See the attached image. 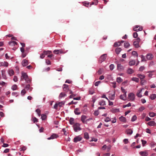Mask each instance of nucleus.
<instances>
[{
    "label": "nucleus",
    "mask_w": 156,
    "mask_h": 156,
    "mask_svg": "<svg viewBox=\"0 0 156 156\" xmlns=\"http://www.w3.org/2000/svg\"><path fill=\"white\" fill-rule=\"evenodd\" d=\"M80 125L79 123H75L73 126V129L76 132H77L78 130H80L81 129L80 127Z\"/></svg>",
    "instance_id": "f03ea898"
},
{
    "label": "nucleus",
    "mask_w": 156,
    "mask_h": 156,
    "mask_svg": "<svg viewBox=\"0 0 156 156\" xmlns=\"http://www.w3.org/2000/svg\"><path fill=\"white\" fill-rule=\"evenodd\" d=\"M28 53L26 52V51H25L24 52L22 53V57L23 58L25 57Z\"/></svg>",
    "instance_id": "09e8293b"
},
{
    "label": "nucleus",
    "mask_w": 156,
    "mask_h": 156,
    "mask_svg": "<svg viewBox=\"0 0 156 156\" xmlns=\"http://www.w3.org/2000/svg\"><path fill=\"white\" fill-rule=\"evenodd\" d=\"M149 115L150 117H153L155 115V114L153 112H151L149 113Z\"/></svg>",
    "instance_id": "4c0bfd02"
},
{
    "label": "nucleus",
    "mask_w": 156,
    "mask_h": 156,
    "mask_svg": "<svg viewBox=\"0 0 156 156\" xmlns=\"http://www.w3.org/2000/svg\"><path fill=\"white\" fill-rule=\"evenodd\" d=\"M26 93V91L25 89H23L21 91V94L23 96Z\"/></svg>",
    "instance_id": "49530a36"
},
{
    "label": "nucleus",
    "mask_w": 156,
    "mask_h": 156,
    "mask_svg": "<svg viewBox=\"0 0 156 156\" xmlns=\"http://www.w3.org/2000/svg\"><path fill=\"white\" fill-rule=\"evenodd\" d=\"M82 139V138L80 136H77L74 138L73 141L74 142L76 143L78 141H81Z\"/></svg>",
    "instance_id": "0eeeda50"
},
{
    "label": "nucleus",
    "mask_w": 156,
    "mask_h": 156,
    "mask_svg": "<svg viewBox=\"0 0 156 156\" xmlns=\"http://www.w3.org/2000/svg\"><path fill=\"white\" fill-rule=\"evenodd\" d=\"M111 111L112 112L114 113H116L117 112V109L112 108L111 109Z\"/></svg>",
    "instance_id": "5fc2aeb1"
},
{
    "label": "nucleus",
    "mask_w": 156,
    "mask_h": 156,
    "mask_svg": "<svg viewBox=\"0 0 156 156\" xmlns=\"http://www.w3.org/2000/svg\"><path fill=\"white\" fill-rule=\"evenodd\" d=\"M12 94L13 96H15L16 97L18 96V94L17 92H13L12 93Z\"/></svg>",
    "instance_id": "864d4df0"
},
{
    "label": "nucleus",
    "mask_w": 156,
    "mask_h": 156,
    "mask_svg": "<svg viewBox=\"0 0 156 156\" xmlns=\"http://www.w3.org/2000/svg\"><path fill=\"white\" fill-rule=\"evenodd\" d=\"M144 69V66H141L139 68V70L140 71H142Z\"/></svg>",
    "instance_id": "338daca9"
},
{
    "label": "nucleus",
    "mask_w": 156,
    "mask_h": 156,
    "mask_svg": "<svg viewBox=\"0 0 156 156\" xmlns=\"http://www.w3.org/2000/svg\"><path fill=\"white\" fill-rule=\"evenodd\" d=\"M69 122L70 124L73 125L74 123V120L73 118H71L69 119Z\"/></svg>",
    "instance_id": "2f4dec72"
},
{
    "label": "nucleus",
    "mask_w": 156,
    "mask_h": 156,
    "mask_svg": "<svg viewBox=\"0 0 156 156\" xmlns=\"http://www.w3.org/2000/svg\"><path fill=\"white\" fill-rule=\"evenodd\" d=\"M145 108L144 106H141L139 108V111L141 112L143 110L145 109Z\"/></svg>",
    "instance_id": "052dcab7"
},
{
    "label": "nucleus",
    "mask_w": 156,
    "mask_h": 156,
    "mask_svg": "<svg viewBox=\"0 0 156 156\" xmlns=\"http://www.w3.org/2000/svg\"><path fill=\"white\" fill-rule=\"evenodd\" d=\"M69 94H71L70 96H69V98H73L74 96H75V95H74L73 94H72L73 92L71 90H70L69 91Z\"/></svg>",
    "instance_id": "a18cd8bd"
},
{
    "label": "nucleus",
    "mask_w": 156,
    "mask_h": 156,
    "mask_svg": "<svg viewBox=\"0 0 156 156\" xmlns=\"http://www.w3.org/2000/svg\"><path fill=\"white\" fill-rule=\"evenodd\" d=\"M143 30L142 27H140L138 25L136 26L133 28V30L135 31H141Z\"/></svg>",
    "instance_id": "6e6552de"
},
{
    "label": "nucleus",
    "mask_w": 156,
    "mask_h": 156,
    "mask_svg": "<svg viewBox=\"0 0 156 156\" xmlns=\"http://www.w3.org/2000/svg\"><path fill=\"white\" fill-rule=\"evenodd\" d=\"M150 98L152 100L156 98V94H151V95Z\"/></svg>",
    "instance_id": "cd10ccee"
},
{
    "label": "nucleus",
    "mask_w": 156,
    "mask_h": 156,
    "mask_svg": "<svg viewBox=\"0 0 156 156\" xmlns=\"http://www.w3.org/2000/svg\"><path fill=\"white\" fill-rule=\"evenodd\" d=\"M36 112L37 113L39 116H40L41 115V111L39 108L37 109L36 110Z\"/></svg>",
    "instance_id": "8fccbe9b"
},
{
    "label": "nucleus",
    "mask_w": 156,
    "mask_h": 156,
    "mask_svg": "<svg viewBox=\"0 0 156 156\" xmlns=\"http://www.w3.org/2000/svg\"><path fill=\"white\" fill-rule=\"evenodd\" d=\"M17 87V86L16 84H14L12 86L11 88L13 90H16Z\"/></svg>",
    "instance_id": "ea45409f"
},
{
    "label": "nucleus",
    "mask_w": 156,
    "mask_h": 156,
    "mask_svg": "<svg viewBox=\"0 0 156 156\" xmlns=\"http://www.w3.org/2000/svg\"><path fill=\"white\" fill-rule=\"evenodd\" d=\"M2 75L3 79L5 80L7 79V77L5 75V70H2Z\"/></svg>",
    "instance_id": "f3484780"
},
{
    "label": "nucleus",
    "mask_w": 156,
    "mask_h": 156,
    "mask_svg": "<svg viewBox=\"0 0 156 156\" xmlns=\"http://www.w3.org/2000/svg\"><path fill=\"white\" fill-rule=\"evenodd\" d=\"M25 90H30V91L32 90V88H30V84H28L25 87Z\"/></svg>",
    "instance_id": "a878e982"
},
{
    "label": "nucleus",
    "mask_w": 156,
    "mask_h": 156,
    "mask_svg": "<svg viewBox=\"0 0 156 156\" xmlns=\"http://www.w3.org/2000/svg\"><path fill=\"white\" fill-rule=\"evenodd\" d=\"M132 54L133 55H136L137 57L138 56V54L136 51H133L132 52Z\"/></svg>",
    "instance_id": "bf43d9fd"
},
{
    "label": "nucleus",
    "mask_w": 156,
    "mask_h": 156,
    "mask_svg": "<svg viewBox=\"0 0 156 156\" xmlns=\"http://www.w3.org/2000/svg\"><path fill=\"white\" fill-rule=\"evenodd\" d=\"M23 79H24L27 83H29L31 82V80L28 78L27 73L23 72H22L20 80L22 81Z\"/></svg>",
    "instance_id": "f257e3e1"
},
{
    "label": "nucleus",
    "mask_w": 156,
    "mask_h": 156,
    "mask_svg": "<svg viewBox=\"0 0 156 156\" xmlns=\"http://www.w3.org/2000/svg\"><path fill=\"white\" fill-rule=\"evenodd\" d=\"M74 113L77 115H79L80 114V112L79 108H76L74 109Z\"/></svg>",
    "instance_id": "a211bd4d"
},
{
    "label": "nucleus",
    "mask_w": 156,
    "mask_h": 156,
    "mask_svg": "<svg viewBox=\"0 0 156 156\" xmlns=\"http://www.w3.org/2000/svg\"><path fill=\"white\" fill-rule=\"evenodd\" d=\"M112 122L113 123H115V122H116V117H115L114 119L112 118Z\"/></svg>",
    "instance_id": "e2e57ef3"
},
{
    "label": "nucleus",
    "mask_w": 156,
    "mask_h": 156,
    "mask_svg": "<svg viewBox=\"0 0 156 156\" xmlns=\"http://www.w3.org/2000/svg\"><path fill=\"white\" fill-rule=\"evenodd\" d=\"M140 41V39L139 38H137L136 41H134L133 43V45L136 48H137L140 47L139 44V43Z\"/></svg>",
    "instance_id": "7ed1b4c3"
},
{
    "label": "nucleus",
    "mask_w": 156,
    "mask_h": 156,
    "mask_svg": "<svg viewBox=\"0 0 156 156\" xmlns=\"http://www.w3.org/2000/svg\"><path fill=\"white\" fill-rule=\"evenodd\" d=\"M68 86L66 84H64L63 85V89L64 91H66L67 90H68V91H70V90H69V89L68 88Z\"/></svg>",
    "instance_id": "412c9836"
},
{
    "label": "nucleus",
    "mask_w": 156,
    "mask_h": 156,
    "mask_svg": "<svg viewBox=\"0 0 156 156\" xmlns=\"http://www.w3.org/2000/svg\"><path fill=\"white\" fill-rule=\"evenodd\" d=\"M58 137V135L55 133H53L50 137L48 138V140H51V139H54L57 138Z\"/></svg>",
    "instance_id": "1a4fd4ad"
},
{
    "label": "nucleus",
    "mask_w": 156,
    "mask_h": 156,
    "mask_svg": "<svg viewBox=\"0 0 156 156\" xmlns=\"http://www.w3.org/2000/svg\"><path fill=\"white\" fill-rule=\"evenodd\" d=\"M137 76L140 79V80L144 79L145 77V76L144 75H142L140 74H138Z\"/></svg>",
    "instance_id": "6ab92c4d"
},
{
    "label": "nucleus",
    "mask_w": 156,
    "mask_h": 156,
    "mask_svg": "<svg viewBox=\"0 0 156 156\" xmlns=\"http://www.w3.org/2000/svg\"><path fill=\"white\" fill-rule=\"evenodd\" d=\"M123 81V80L120 77H118V83H120Z\"/></svg>",
    "instance_id": "603ef678"
},
{
    "label": "nucleus",
    "mask_w": 156,
    "mask_h": 156,
    "mask_svg": "<svg viewBox=\"0 0 156 156\" xmlns=\"http://www.w3.org/2000/svg\"><path fill=\"white\" fill-rule=\"evenodd\" d=\"M147 124L150 126H154L155 125V123L154 121H151L149 122Z\"/></svg>",
    "instance_id": "bb28decb"
},
{
    "label": "nucleus",
    "mask_w": 156,
    "mask_h": 156,
    "mask_svg": "<svg viewBox=\"0 0 156 156\" xmlns=\"http://www.w3.org/2000/svg\"><path fill=\"white\" fill-rule=\"evenodd\" d=\"M120 98L122 100H125L126 99V92L124 93L123 95H120Z\"/></svg>",
    "instance_id": "aec40b11"
},
{
    "label": "nucleus",
    "mask_w": 156,
    "mask_h": 156,
    "mask_svg": "<svg viewBox=\"0 0 156 156\" xmlns=\"http://www.w3.org/2000/svg\"><path fill=\"white\" fill-rule=\"evenodd\" d=\"M137 117L136 115H134L132 117L131 121L132 122L134 121L136 119Z\"/></svg>",
    "instance_id": "37998d69"
},
{
    "label": "nucleus",
    "mask_w": 156,
    "mask_h": 156,
    "mask_svg": "<svg viewBox=\"0 0 156 156\" xmlns=\"http://www.w3.org/2000/svg\"><path fill=\"white\" fill-rule=\"evenodd\" d=\"M146 57L148 60H151L153 57V55L151 54H148L147 55Z\"/></svg>",
    "instance_id": "dca6fc26"
},
{
    "label": "nucleus",
    "mask_w": 156,
    "mask_h": 156,
    "mask_svg": "<svg viewBox=\"0 0 156 156\" xmlns=\"http://www.w3.org/2000/svg\"><path fill=\"white\" fill-rule=\"evenodd\" d=\"M89 93L90 94H93L94 93V90L93 89L90 88L89 90Z\"/></svg>",
    "instance_id": "c9c22d12"
},
{
    "label": "nucleus",
    "mask_w": 156,
    "mask_h": 156,
    "mask_svg": "<svg viewBox=\"0 0 156 156\" xmlns=\"http://www.w3.org/2000/svg\"><path fill=\"white\" fill-rule=\"evenodd\" d=\"M44 54L45 55H47L48 54L50 55L51 53V51H44Z\"/></svg>",
    "instance_id": "f704fd0d"
},
{
    "label": "nucleus",
    "mask_w": 156,
    "mask_h": 156,
    "mask_svg": "<svg viewBox=\"0 0 156 156\" xmlns=\"http://www.w3.org/2000/svg\"><path fill=\"white\" fill-rule=\"evenodd\" d=\"M58 105V106L59 107H61L62 105H64L65 104V102L64 101H62L61 102H58V103H57Z\"/></svg>",
    "instance_id": "58836bf2"
},
{
    "label": "nucleus",
    "mask_w": 156,
    "mask_h": 156,
    "mask_svg": "<svg viewBox=\"0 0 156 156\" xmlns=\"http://www.w3.org/2000/svg\"><path fill=\"white\" fill-rule=\"evenodd\" d=\"M138 34L136 32H134L133 34V36L134 38H136L138 37Z\"/></svg>",
    "instance_id": "6e6d98bb"
},
{
    "label": "nucleus",
    "mask_w": 156,
    "mask_h": 156,
    "mask_svg": "<svg viewBox=\"0 0 156 156\" xmlns=\"http://www.w3.org/2000/svg\"><path fill=\"white\" fill-rule=\"evenodd\" d=\"M135 95L133 93H130L129 94L128 98L130 100L133 101L135 99Z\"/></svg>",
    "instance_id": "39448f33"
},
{
    "label": "nucleus",
    "mask_w": 156,
    "mask_h": 156,
    "mask_svg": "<svg viewBox=\"0 0 156 156\" xmlns=\"http://www.w3.org/2000/svg\"><path fill=\"white\" fill-rule=\"evenodd\" d=\"M119 120L122 122H125L126 121V119L125 117L121 116L119 118Z\"/></svg>",
    "instance_id": "5701e85b"
},
{
    "label": "nucleus",
    "mask_w": 156,
    "mask_h": 156,
    "mask_svg": "<svg viewBox=\"0 0 156 156\" xmlns=\"http://www.w3.org/2000/svg\"><path fill=\"white\" fill-rule=\"evenodd\" d=\"M136 63V61L134 60L130 61L129 62V65L130 66H132L134 65Z\"/></svg>",
    "instance_id": "393cba45"
},
{
    "label": "nucleus",
    "mask_w": 156,
    "mask_h": 156,
    "mask_svg": "<svg viewBox=\"0 0 156 156\" xmlns=\"http://www.w3.org/2000/svg\"><path fill=\"white\" fill-rule=\"evenodd\" d=\"M146 82V81L145 80H141L140 83L142 85L144 84Z\"/></svg>",
    "instance_id": "3c124183"
},
{
    "label": "nucleus",
    "mask_w": 156,
    "mask_h": 156,
    "mask_svg": "<svg viewBox=\"0 0 156 156\" xmlns=\"http://www.w3.org/2000/svg\"><path fill=\"white\" fill-rule=\"evenodd\" d=\"M8 63L6 62H0V66H3L7 67L8 66Z\"/></svg>",
    "instance_id": "9d476101"
},
{
    "label": "nucleus",
    "mask_w": 156,
    "mask_h": 156,
    "mask_svg": "<svg viewBox=\"0 0 156 156\" xmlns=\"http://www.w3.org/2000/svg\"><path fill=\"white\" fill-rule=\"evenodd\" d=\"M84 137L86 139H88L89 138L88 134L87 133H84Z\"/></svg>",
    "instance_id": "79ce46f5"
},
{
    "label": "nucleus",
    "mask_w": 156,
    "mask_h": 156,
    "mask_svg": "<svg viewBox=\"0 0 156 156\" xmlns=\"http://www.w3.org/2000/svg\"><path fill=\"white\" fill-rule=\"evenodd\" d=\"M87 118L86 116L83 115L81 116V120L83 123H86V120Z\"/></svg>",
    "instance_id": "4468645a"
},
{
    "label": "nucleus",
    "mask_w": 156,
    "mask_h": 156,
    "mask_svg": "<svg viewBox=\"0 0 156 156\" xmlns=\"http://www.w3.org/2000/svg\"><path fill=\"white\" fill-rule=\"evenodd\" d=\"M66 96V94L64 93H61L59 95V98H62Z\"/></svg>",
    "instance_id": "7c9ffc66"
},
{
    "label": "nucleus",
    "mask_w": 156,
    "mask_h": 156,
    "mask_svg": "<svg viewBox=\"0 0 156 156\" xmlns=\"http://www.w3.org/2000/svg\"><path fill=\"white\" fill-rule=\"evenodd\" d=\"M22 64L23 66H26L28 64V61L26 59H24L22 62Z\"/></svg>",
    "instance_id": "2eb2a0df"
},
{
    "label": "nucleus",
    "mask_w": 156,
    "mask_h": 156,
    "mask_svg": "<svg viewBox=\"0 0 156 156\" xmlns=\"http://www.w3.org/2000/svg\"><path fill=\"white\" fill-rule=\"evenodd\" d=\"M27 148L26 147L24 146H22L20 148V151H24L27 149Z\"/></svg>",
    "instance_id": "c03bdc74"
},
{
    "label": "nucleus",
    "mask_w": 156,
    "mask_h": 156,
    "mask_svg": "<svg viewBox=\"0 0 156 156\" xmlns=\"http://www.w3.org/2000/svg\"><path fill=\"white\" fill-rule=\"evenodd\" d=\"M143 89L144 88H142L138 90L136 93V95L138 97H142V95L141 93Z\"/></svg>",
    "instance_id": "ddd939ff"
},
{
    "label": "nucleus",
    "mask_w": 156,
    "mask_h": 156,
    "mask_svg": "<svg viewBox=\"0 0 156 156\" xmlns=\"http://www.w3.org/2000/svg\"><path fill=\"white\" fill-rule=\"evenodd\" d=\"M107 57L106 54H104L101 56L99 58V62L100 63H101L106 59Z\"/></svg>",
    "instance_id": "20e7f679"
},
{
    "label": "nucleus",
    "mask_w": 156,
    "mask_h": 156,
    "mask_svg": "<svg viewBox=\"0 0 156 156\" xmlns=\"http://www.w3.org/2000/svg\"><path fill=\"white\" fill-rule=\"evenodd\" d=\"M150 152L148 151H140L139 154L140 155L142 156H147L149 155Z\"/></svg>",
    "instance_id": "423d86ee"
},
{
    "label": "nucleus",
    "mask_w": 156,
    "mask_h": 156,
    "mask_svg": "<svg viewBox=\"0 0 156 156\" xmlns=\"http://www.w3.org/2000/svg\"><path fill=\"white\" fill-rule=\"evenodd\" d=\"M132 80L138 83L139 82V80L138 78L136 77H133L132 78Z\"/></svg>",
    "instance_id": "72a5a7b5"
},
{
    "label": "nucleus",
    "mask_w": 156,
    "mask_h": 156,
    "mask_svg": "<svg viewBox=\"0 0 156 156\" xmlns=\"http://www.w3.org/2000/svg\"><path fill=\"white\" fill-rule=\"evenodd\" d=\"M109 68L111 70H112L114 68V66L113 64H111L109 66Z\"/></svg>",
    "instance_id": "774afa93"
},
{
    "label": "nucleus",
    "mask_w": 156,
    "mask_h": 156,
    "mask_svg": "<svg viewBox=\"0 0 156 156\" xmlns=\"http://www.w3.org/2000/svg\"><path fill=\"white\" fill-rule=\"evenodd\" d=\"M123 142L125 144H127L129 142L128 140L127 139H124L123 140Z\"/></svg>",
    "instance_id": "0e129e2a"
},
{
    "label": "nucleus",
    "mask_w": 156,
    "mask_h": 156,
    "mask_svg": "<svg viewBox=\"0 0 156 156\" xmlns=\"http://www.w3.org/2000/svg\"><path fill=\"white\" fill-rule=\"evenodd\" d=\"M154 71H149L148 72V73H149L148 74V76L149 77H151L152 76V73Z\"/></svg>",
    "instance_id": "a19ab883"
},
{
    "label": "nucleus",
    "mask_w": 156,
    "mask_h": 156,
    "mask_svg": "<svg viewBox=\"0 0 156 156\" xmlns=\"http://www.w3.org/2000/svg\"><path fill=\"white\" fill-rule=\"evenodd\" d=\"M8 73L10 76H11L14 74V71L12 69L8 70Z\"/></svg>",
    "instance_id": "b1692460"
},
{
    "label": "nucleus",
    "mask_w": 156,
    "mask_h": 156,
    "mask_svg": "<svg viewBox=\"0 0 156 156\" xmlns=\"http://www.w3.org/2000/svg\"><path fill=\"white\" fill-rule=\"evenodd\" d=\"M141 142H142V144L143 146H144L147 143L146 141L143 140H141Z\"/></svg>",
    "instance_id": "69168bd1"
},
{
    "label": "nucleus",
    "mask_w": 156,
    "mask_h": 156,
    "mask_svg": "<svg viewBox=\"0 0 156 156\" xmlns=\"http://www.w3.org/2000/svg\"><path fill=\"white\" fill-rule=\"evenodd\" d=\"M83 4L84 6L88 7L89 4V2H83Z\"/></svg>",
    "instance_id": "680f3d73"
},
{
    "label": "nucleus",
    "mask_w": 156,
    "mask_h": 156,
    "mask_svg": "<svg viewBox=\"0 0 156 156\" xmlns=\"http://www.w3.org/2000/svg\"><path fill=\"white\" fill-rule=\"evenodd\" d=\"M47 116L43 114L41 115V118L42 120H45Z\"/></svg>",
    "instance_id": "e433bc0d"
},
{
    "label": "nucleus",
    "mask_w": 156,
    "mask_h": 156,
    "mask_svg": "<svg viewBox=\"0 0 156 156\" xmlns=\"http://www.w3.org/2000/svg\"><path fill=\"white\" fill-rule=\"evenodd\" d=\"M130 46V44L128 42H125L124 43V46L125 48H128Z\"/></svg>",
    "instance_id": "473e14b6"
},
{
    "label": "nucleus",
    "mask_w": 156,
    "mask_h": 156,
    "mask_svg": "<svg viewBox=\"0 0 156 156\" xmlns=\"http://www.w3.org/2000/svg\"><path fill=\"white\" fill-rule=\"evenodd\" d=\"M124 67L121 65L120 64H118V70L122 71L124 70Z\"/></svg>",
    "instance_id": "9b49d317"
},
{
    "label": "nucleus",
    "mask_w": 156,
    "mask_h": 156,
    "mask_svg": "<svg viewBox=\"0 0 156 156\" xmlns=\"http://www.w3.org/2000/svg\"><path fill=\"white\" fill-rule=\"evenodd\" d=\"M99 104L100 105H106L105 102L104 100H102L99 102Z\"/></svg>",
    "instance_id": "c756f323"
},
{
    "label": "nucleus",
    "mask_w": 156,
    "mask_h": 156,
    "mask_svg": "<svg viewBox=\"0 0 156 156\" xmlns=\"http://www.w3.org/2000/svg\"><path fill=\"white\" fill-rule=\"evenodd\" d=\"M133 72V70L131 68L128 69L127 70V73L129 74H131Z\"/></svg>",
    "instance_id": "c85d7f7f"
},
{
    "label": "nucleus",
    "mask_w": 156,
    "mask_h": 156,
    "mask_svg": "<svg viewBox=\"0 0 156 156\" xmlns=\"http://www.w3.org/2000/svg\"><path fill=\"white\" fill-rule=\"evenodd\" d=\"M13 80L15 82H17L18 81L17 77L16 76H14L13 79Z\"/></svg>",
    "instance_id": "13d9d810"
},
{
    "label": "nucleus",
    "mask_w": 156,
    "mask_h": 156,
    "mask_svg": "<svg viewBox=\"0 0 156 156\" xmlns=\"http://www.w3.org/2000/svg\"><path fill=\"white\" fill-rule=\"evenodd\" d=\"M126 132L127 134L130 135L133 133V131L131 129H128L126 130Z\"/></svg>",
    "instance_id": "4be33fe9"
},
{
    "label": "nucleus",
    "mask_w": 156,
    "mask_h": 156,
    "mask_svg": "<svg viewBox=\"0 0 156 156\" xmlns=\"http://www.w3.org/2000/svg\"><path fill=\"white\" fill-rule=\"evenodd\" d=\"M32 120L34 123L37 122L38 121V119L35 117H33L32 118Z\"/></svg>",
    "instance_id": "de8ad7c7"
},
{
    "label": "nucleus",
    "mask_w": 156,
    "mask_h": 156,
    "mask_svg": "<svg viewBox=\"0 0 156 156\" xmlns=\"http://www.w3.org/2000/svg\"><path fill=\"white\" fill-rule=\"evenodd\" d=\"M131 106V104L130 103H129L128 104L123 105V107L125 108L126 107H129Z\"/></svg>",
    "instance_id": "4d7b16f0"
},
{
    "label": "nucleus",
    "mask_w": 156,
    "mask_h": 156,
    "mask_svg": "<svg viewBox=\"0 0 156 156\" xmlns=\"http://www.w3.org/2000/svg\"><path fill=\"white\" fill-rule=\"evenodd\" d=\"M9 44L11 46H15L17 44V43L14 41H11L9 42Z\"/></svg>",
    "instance_id": "f8f14e48"
}]
</instances>
